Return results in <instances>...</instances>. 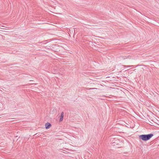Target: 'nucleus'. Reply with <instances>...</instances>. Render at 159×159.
Wrapping results in <instances>:
<instances>
[{
	"label": "nucleus",
	"mask_w": 159,
	"mask_h": 159,
	"mask_svg": "<svg viewBox=\"0 0 159 159\" xmlns=\"http://www.w3.org/2000/svg\"><path fill=\"white\" fill-rule=\"evenodd\" d=\"M153 136L152 134H150L147 135H141L139 136V138L143 141H146L149 140Z\"/></svg>",
	"instance_id": "obj_1"
},
{
	"label": "nucleus",
	"mask_w": 159,
	"mask_h": 159,
	"mask_svg": "<svg viewBox=\"0 0 159 159\" xmlns=\"http://www.w3.org/2000/svg\"><path fill=\"white\" fill-rule=\"evenodd\" d=\"M45 127L46 129H49L52 126L51 125L49 122H47L45 124Z\"/></svg>",
	"instance_id": "obj_2"
},
{
	"label": "nucleus",
	"mask_w": 159,
	"mask_h": 159,
	"mask_svg": "<svg viewBox=\"0 0 159 159\" xmlns=\"http://www.w3.org/2000/svg\"><path fill=\"white\" fill-rule=\"evenodd\" d=\"M64 117V112H62L61 113L60 118V119L59 121H62L63 120V118Z\"/></svg>",
	"instance_id": "obj_3"
},
{
	"label": "nucleus",
	"mask_w": 159,
	"mask_h": 159,
	"mask_svg": "<svg viewBox=\"0 0 159 159\" xmlns=\"http://www.w3.org/2000/svg\"><path fill=\"white\" fill-rule=\"evenodd\" d=\"M91 89H96V88H92Z\"/></svg>",
	"instance_id": "obj_4"
}]
</instances>
